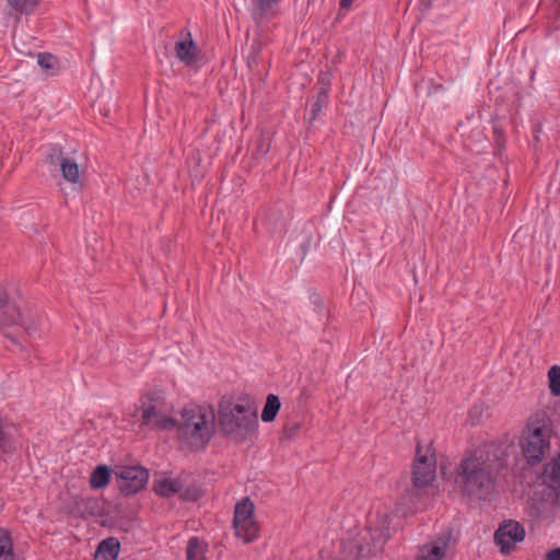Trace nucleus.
Listing matches in <instances>:
<instances>
[{"label":"nucleus","mask_w":560,"mask_h":560,"mask_svg":"<svg viewBox=\"0 0 560 560\" xmlns=\"http://www.w3.org/2000/svg\"><path fill=\"white\" fill-rule=\"evenodd\" d=\"M141 474H142V489H143L144 485L147 483V481L149 479V470L147 468L142 467Z\"/></svg>","instance_id":"nucleus-31"},{"label":"nucleus","mask_w":560,"mask_h":560,"mask_svg":"<svg viewBox=\"0 0 560 560\" xmlns=\"http://www.w3.org/2000/svg\"><path fill=\"white\" fill-rule=\"evenodd\" d=\"M499 470L498 457L489 452L475 448L468 451L456 469V483L463 494L482 498L495 482Z\"/></svg>","instance_id":"nucleus-2"},{"label":"nucleus","mask_w":560,"mask_h":560,"mask_svg":"<svg viewBox=\"0 0 560 560\" xmlns=\"http://www.w3.org/2000/svg\"><path fill=\"white\" fill-rule=\"evenodd\" d=\"M318 83L320 84V88L318 91L325 90L326 94H328L330 84H331V73L328 71L320 72L318 75Z\"/></svg>","instance_id":"nucleus-25"},{"label":"nucleus","mask_w":560,"mask_h":560,"mask_svg":"<svg viewBox=\"0 0 560 560\" xmlns=\"http://www.w3.org/2000/svg\"><path fill=\"white\" fill-rule=\"evenodd\" d=\"M442 89H443V86H442V85H435V86H434V91H435V92H438L439 90H442Z\"/></svg>","instance_id":"nucleus-32"},{"label":"nucleus","mask_w":560,"mask_h":560,"mask_svg":"<svg viewBox=\"0 0 560 560\" xmlns=\"http://www.w3.org/2000/svg\"><path fill=\"white\" fill-rule=\"evenodd\" d=\"M206 545L196 536L190 537L186 548L187 560H205Z\"/></svg>","instance_id":"nucleus-17"},{"label":"nucleus","mask_w":560,"mask_h":560,"mask_svg":"<svg viewBox=\"0 0 560 560\" xmlns=\"http://www.w3.org/2000/svg\"><path fill=\"white\" fill-rule=\"evenodd\" d=\"M175 50L177 57L187 65L196 58L197 47L191 38L176 43Z\"/></svg>","instance_id":"nucleus-14"},{"label":"nucleus","mask_w":560,"mask_h":560,"mask_svg":"<svg viewBox=\"0 0 560 560\" xmlns=\"http://www.w3.org/2000/svg\"><path fill=\"white\" fill-rule=\"evenodd\" d=\"M254 517V503L249 498H244L235 505L233 524L244 523Z\"/></svg>","instance_id":"nucleus-13"},{"label":"nucleus","mask_w":560,"mask_h":560,"mask_svg":"<svg viewBox=\"0 0 560 560\" xmlns=\"http://www.w3.org/2000/svg\"><path fill=\"white\" fill-rule=\"evenodd\" d=\"M435 476V460L427 455L420 454V447H417V457L413 465L412 481L415 487L422 488L428 486Z\"/></svg>","instance_id":"nucleus-8"},{"label":"nucleus","mask_w":560,"mask_h":560,"mask_svg":"<svg viewBox=\"0 0 560 560\" xmlns=\"http://www.w3.org/2000/svg\"><path fill=\"white\" fill-rule=\"evenodd\" d=\"M281 407V402L278 396L269 394L266 399V404L261 411V420L264 422H271L278 415Z\"/></svg>","instance_id":"nucleus-16"},{"label":"nucleus","mask_w":560,"mask_h":560,"mask_svg":"<svg viewBox=\"0 0 560 560\" xmlns=\"http://www.w3.org/2000/svg\"><path fill=\"white\" fill-rule=\"evenodd\" d=\"M549 388L553 396H560V366L553 365L548 372Z\"/></svg>","instance_id":"nucleus-23"},{"label":"nucleus","mask_w":560,"mask_h":560,"mask_svg":"<svg viewBox=\"0 0 560 560\" xmlns=\"http://www.w3.org/2000/svg\"><path fill=\"white\" fill-rule=\"evenodd\" d=\"M13 559V542L7 529L0 528V560Z\"/></svg>","instance_id":"nucleus-19"},{"label":"nucleus","mask_w":560,"mask_h":560,"mask_svg":"<svg viewBox=\"0 0 560 560\" xmlns=\"http://www.w3.org/2000/svg\"><path fill=\"white\" fill-rule=\"evenodd\" d=\"M150 400L152 405L142 408V424L165 430L176 427L178 441L183 447L198 450L209 443L215 429V415L212 408L198 405L185 407L179 421L176 422L166 415L161 394H154Z\"/></svg>","instance_id":"nucleus-1"},{"label":"nucleus","mask_w":560,"mask_h":560,"mask_svg":"<svg viewBox=\"0 0 560 560\" xmlns=\"http://www.w3.org/2000/svg\"><path fill=\"white\" fill-rule=\"evenodd\" d=\"M219 423L229 435L245 438L257 427V416L249 406L222 402L219 407Z\"/></svg>","instance_id":"nucleus-3"},{"label":"nucleus","mask_w":560,"mask_h":560,"mask_svg":"<svg viewBox=\"0 0 560 560\" xmlns=\"http://www.w3.org/2000/svg\"><path fill=\"white\" fill-rule=\"evenodd\" d=\"M328 104V94H326L325 90L318 91L315 102L311 106V120L317 118L324 107Z\"/></svg>","instance_id":"nucleus-21"},{"label":"nucleus","mask_w":560,"mask_h":560,"mask_svg":"<svg viewBox=\"0 0 560 560\" xmlns=\"http://www.w3.org/2000/svg\"><path fill=\"white\" fill-rule=\"evenodd\" d=\"M546 476L550 487L560 491V454L547 466Z\"/></svg>","instance_id":"nucleus-18"},{"label":"nucleus","mask_w":560,"mask_h":560,"mask_svg":"<svg viewBox=\"0 0 560 560\" xmlns=\"http://www.w3.org/2000/svg\"><path fill=\"white\" fill-rule=\"evenodd\" d=\"M37 62L42 69L48 71L50 74H54L57 69V59L50 54H38Z\"/></svg>","instance_id":"nucleus-24"},{"label":"nucleus","mask_w":560,"mask_h":560,"mask_svg":"<svg viewBox=\"0 0 560 560\" xmlns=\"http://www.w3.org/2000/svg\"><path fill=\"white\" fill-rule=\"evenodd\" d=\"M257 1V5L259 8V10L261 11V13H265L266 11H268L271 5L276 2V0H256Z\"/></svg>","instance_id":"nucleus-27"},{"label":"nucleus","mask_w":560,"mask_h":560,"mask_svg":"<svg viewBox=\"0 0 560 560\" xmlns=\"http://www.w3.org/2000/svg\"><path fill=\"white\" fill-rule=\"evenodd\" d=\"M353 1L354 0H340V9L348 10L352 5Z\"/></svg>","instance_id":"nucleus-30"},{"label":"nucleus","mask_w":560,"mask_h":560,"mask_svg":"<svg viewBox=\"0 0 560 560\" xmlns=\"http://www.w3.org/2000/svg\"><path fill=\"white\" fill-rule=\"evenodd\" d=\"M8 3L21 13H31L38 5L40 0H7Z\"/></svg>","instance_id":"nucleus-22"},{"label":"nucleus","mask_w":560,"mask_h":560,"mask_svg":"<svg viewBox=\"0 0 560 560\" xmlns=\"http://www.w3.org/2000/svg\"><path fill=\"white\" fill-rule=\"evenodd\" d=\"M447 541L440 539L435 541L425 553H422L417 560H442L445 556Z\"/></svg>","instance_id":"nucleus-20"},{"label":"nucleus","mask_w":560,"mask_h":560,"mask_svg":"<svg viewBox=\"0 0 560 560\" xmlns=\"http://www.w3.org/2000/svg\"><path fill=\"white\" fill-rule=\"evenodd\" d=\"M59 171L62 178L70 184L73 189L80 190L84 185V167L80 166L74 159L61 156L59 159Z\"/></svg>","instance_id":"nucleus-9"},{"label":"nucleus","mask_w":560,"mask_h":560,"mask_svg":"<svg viewBox=\"0 0 560 560\" xmlns=\"http://www.w3.org/2000/svg\"><path fill=\"white\" fill-rule=\"evenodd\" d=\"M546 560H560V547L549 550L546 553Z\"/></svg>","instance_id":"nucleus-28"},{"label":"nucleus","mask_w":560,"mask_h":560,"mask_svg":"<svg viewBox=\"0 0 560 560\" xmlns=\"http://www.w3.org/2000/svg\"><path fill=\"white\" fill-rule=\"evenodd\" d=\"M114 474L117 485L125 494H133L140 490V466H116Z\"/></svg>","instance_id":"nucleus-7"},{"label":"nucleus","mask_w":560,"mask_h":560,"mask_svg":"<svg viewBox=\"0 0 560 560\" xmlns=\"http://www.w3.org/2000/svg\"><path fill=\"white\" fill-rule=\"evenodd\" d=\"M120 551V542L115 537L102 540L94 553V560H117Z\"/></svg>","instance_id":"nucleus-10"},{"label":"nucleus","mask_w":560,"mask_h":560,"mask_svg":"<svg viewBox=\"0 0 560 560\" xmlns=\"http://www.w3.org/2000/svg\"><path fill=\"white\" fill-rule=\"evenodd\" d=\"M551 427L548 420L536 419L527 425L522 441V450L526 459L532 463L542 460L550 448Z\"/></svg>","instance_id":"nucleus-4"},{"label":"nucleus","mask_w":560,"mask_h":560,"mask_svg":"<svg viewBox=\"0 0 560 560\" xmlns=\"http://www.w3.org/2000/svg\"><path fill=\"white\" fill-rule=\"evenodd\" d=\"M234 528L236 535L243 538L245 541H252L258 536V526L254 517L245 521L244 523L234 525Z\"/></svg>","instance_id":"nucleus-15"},{"label":"nucleus","mask_w":560,"mask_h":560,"mask_svg":"<svg viewBox=\"0 0 560 560\" xmlns=\"http://www.w3.org/2000/svg\"><path fill=\"white\" fill-rule=\"evenodd\" d=\"M113 472L114 471L106 465L96 466L90 476V487L93 490L106 488L112 479Z\"/></svg>","instance_id":"nucleus-12"},{"label":"nucleus","mask_w":560,"mask_h":560,"mask_svg":"<svg viewBox=\"0 0 560 560\" xmlns=\"http://www.w3.org/2000/svg\"><path fill=\"white\" fill-rule=\"evenodd\" d=\"M311 300H312V302H313V303H314V305H315V311H317V312H322V311H323V306H322V302H320V298H319V295H317V294H313V295L311 296Z\"/></svg>","instance_id":"nucleus-29"},{"label":"nucleus","mask_w":560,"mask_h":560,"mask_svg":"<svg viewBox=\"0 0 560 560\" xmlns=\"http://www.w3.org/2000/svg\"><path fill=\"white\" fill-rule=\"evenodd\" d=\"M179 497L184 500L196 501L198 499V494L196 493V489L190 490L189 488L183 489L179 493Z\"/></svg>","instance_id":"nucleus-26"},{"label":"nucleus","mask_w":560,"mask_h":560,"mask_svg":"<svg viewBox=\"0 0 560 560\" xmlns=\"http://www.w3.org/2000/svg\"><path fill=\"white\" fill-rule=\"evenodd\" d=\"M526 535L524 526L513 520L506 521L494 533V541L500 546L502 553L509 555L516 542L524 540Z\"/></svg>","instance_id":"nucleus-5"},{"label":"nucleus","mask_w":560,"mask_h":560,"mask_svg":"<svg viewBox=\"0 0 560 560\" xmlns=\"http://www.w3.org/2000/svg\"><path fill=\"white\" fill-rule=\"evenodd\" d=\"M153 489L161 497H171L183 490V482L179 479L161 477L154 481Z\"/></svg>","instance_id":"nucleus-11"},{"label":"nucleus","mask_w":560,"mask_h":560,"mask_svg":"<svg viewBox=\"0 0 560 560\" xmlns=\"http://www.w3.org/2000/svg\"><path fill=\"white\" fill-rule=\"evenodd\" d=\"M0 325L1 326H20L28 335L35 331L26 320L22 311L7 299L5 292L0 290Z\"/></svg>","instance_id":"nucleus-6"}]
</instances>
